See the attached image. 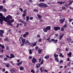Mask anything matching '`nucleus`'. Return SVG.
Instances as JSON below:
<instances>
[{"label":"nucleus","instance_id":"17","mask_svg":"<svg viewBox=\"0 0 73 73\" xmlns=\"http://www.w3.org/2000/svg\"><path fill=\"white\" fill-rule=\"evenodd\" d=\"M19 21L21 22L22 23H24V22L23 21V20L22 19H20L19 20Z\"/></svg>","mask_w":73,"mask_h":73},{"label":"nucleus","instance_id":"62","mask_svg":"<svg viewBox=\"0 0 73 73\" xmlns=\"http://www.w3.org/2000/svg\"><path fill=\"white\" fill-rule=\"evenodd\" d=\"M26 35H28L29 34V33H28V32H26L25 33V34Z\"/></svg>","mask_w":73,"mask_h":73},{"label":"nucleus","instance_id":"12","mask_svg":"<svg viewBox=\"0 0 73 73\" xmlns=\"http://www.w3.org/2000/svg\"><path fill=\"white\" fill-rule=\"evenodd\" d=\"M40 69L41 72H42L43 71H44V67L41 68Z\"/></svg>","mask_w":73,"mask_h":73},{"label":"nucleus","instance_id":"8","mask_svg":"<svg viewBox=\"0 0 73 73\" xmlns=\"http://www.w3.org/2000/svg\"><path fill=\"white\" fill-rule=\"evenodd\" d=\"M37 44V43L36 42H35L34 43H31L30 45L31 46H36V45Z\"/></svg>","mask_w":73,"mask_h":73},{"label":"nucleus","instance_id":"34","mask_svg":"<svg viewBox=\"0 0 73 73\" xmlns=\"http://www.w3.org/2000/svg\"><path fill=\"white\" fill-rule=\"evenodd\" d=\"M64 6L66 7H68V3H66L64 4Z\"/></svg>","mask_w":73,"mask_h":73},{"label":"nucleus","instance_id":"57","mask_svg":"<svg viewBox=\"0 0 73 73\" xmlns=\"http://www.w3.org/2000/svg\"><path fill=\"white\" fill-rule=\"evenodd\" d=\"M2 70L3 72H5V68H3Z\"/></svg>","mask_w":73,"mask_h":73},{"label":"nucleus","instance_id":"37","mask_svg":"<svg viewBox=\"0 0 73 73\" xmlns=\"http://www.w3.org/2000/svg\"><path fill=\"white\" fill-rule=\"evenodd\" d=\"M4 61H7L8 60V58L6 57H5L4 59Z\"/></svg>","mask_w":73,"mask_h":73},{"label":"nucleus","instance_id":"33","mask_svg":"<svg viewBox=\"0 0 73 73\" xmlns=\"http://www.w3.org/2000/svg\"><path fill=\"white\" fill-rule=\"evenodd\" d=\"M2 49L0 47V52H1V53H2L3 52H4V50H2V51H1Z\"/></svg>","mask_w":73,"mask_h":73},{"label":"nucleus","instance_id":"48","mask_svg":"<svg viewBox=\"0 0 73 73\" xmlns=\"http://www.w3.org/2000/svg\"><path fill=\"white\" fill-rule=\"evenodd\" d=\"M40 35H37V37L38 38H40Z\"/></svg>","mask_w":73,"mask_h":73},{"label":"nucleus","instance_id":"15","mask_svg":"<svg viewBox=\"0 0 73 73\" xmlns=\"http://www.w3.org/2000/svg\"><path fill=\"white\" fill-rule=\"evenodd\" d=\"M10 66V64H9L8 63H6V67H7V68H9Z\"/></svg>","mask_w":73,"mask_h":73},{"label":"nucleus","instance_id":"35","mask_svg":"<svg viewBox=\"0 0 73 73\" xmlns=\"http://www.w3.org/2000/svg\"><path fill=\"white\" fill-rule=\"evenodd\" d=\"M63 36L62 35H60L59 36V39L61 40L62 39V37Z\"/></svg>","mask_w":73,"mask_h":73},{"label":"nucleus","instance_id":"2","mask_svg":"<svg viewBox=\"0 0 73 73\" xmlns=\"http://www.w3.org/2000/svg\"><path fill=\"white\" fill-rule=\"evenodd\" d=\"M0 23H1V24H2L3 20L4 21L5 19H6V18L5 17V16L3 15V14L0 13Z\"/></svg>","mask_w":73,"mask_h":73},{"label":"nucleus","instance_id":"16","mask_svg":"<svg viewBox=\"0 0 73 73\" xmlns=\"http://www.w3.org/2000/svg\"><path fill=\"white\" fill-rule=\"evenodd\" d=\"M47 29L48 30H50V26H49L48 27H46Z\"/></svg>","mask_w":73,"mask_h":73},{"label":"nucleus","instance_id":"18","mask_svg":"<svg viewBox=\"0 0 73 73\" xmlns=\"http://www.w3.org/2000/svg\"><path fill=\"white\" fill-rule=\"evenodd\" d=\"M29 16H27L26 17V21H28L29 20Z\"/></svg>","mask_w":73,"mask_h":73},{"label":"nucleus","instance_id":"1","mask_svg":"<svg viewBox=\"0 0 73 73\" xmlns=\"http://www.w3.org/2000/svg\"><path fill=\"white\" fill-rule=\"evenodd\" d=\"M5 18L6 19H5L4 21H5V22H7V23H9L10 21H11V20L10 19H12V17L11 16L9 15Z\"/></svg>","mask_w":73,"mask_h":73},{"label":"nucleus","instance_id":"40","mask_svg":"<svg viewBox=\"0 0 73 73\" xmlns=\"http://www.w3.org/2000/svg\"><path fill=\"white\" fill-rule=\"evenodd\" d=\"M62 9L66 10V8L64 7H62Z\"/></svg>","mask_w":73,"mask_h":73},{"label":"nucleus","instance_id":"55","mask_svg":"<svg viewBox=\"0 0 73 73\" xmlns=\"http://www.w3.org/2000/svg\"><path fill=\"white\" fill-rule=\"evenodd\" d=\"M6 49L7 50H9V47L7 46L6 48Z\"/></svg>","mask_w":73,"mask_h":73},{"label":"nucleus","instance_id":"31","mask_svg":"<svg viewBox=\"0 0 73 73\" xmlns=\"http://www.w3.org/2000/svg\"><path fill=\"white\" fill-rule=\"evenodd\" d=\"M27 15V13H24L23 15L22 16L23 17H24L25 16H26V15Z\"/></svg>","mask_w":73,"mask_h":73},{"label":"nucleus","instance_id":"10","mask_svg":"<svg viewBox=\"0 0 73 73\" xmlns=\"http://www.w3.org/2000/svg\"><path fill=\"white\" fill-rule=\"evenodd\" d=\"M4 33V30H0V34L3 35Z\"/></svg>","mask_w":73,"mask_h":73},{"label":"nucleus","instance_id":"44","mask_svg":"<svg viewBox=\"0 0 73 73\" xmlns=\"http://www.w3.org/2000/svg\"><path fill=\"white\" fill-rule=\"evenodd\" d=\"M31 72L33 73H35V71H34L33 70H31Z\"/></svg>","mask_w":73,"mask_h":73},{"label":"nucleus","instance_id":"52","mask_svg":"<svg viewBox=\"0 0 73 73\" xmlns=\"http://www.w3.org/2000/svg\"><path fill=\"white\" fill-rule=\"evenodd\" d=\"M5 2H6V1L5 0H3V3L4 4V3H5Z\"/></svg>","mask_w":73,"mask_h":73},{"label":"nucleus","instance_id":"61","mask_svg":"<svg viewBox=\"0 0 73 73\" xmlns=\"http://www.w3.org/2000/svg\"><path fill=\"white\" fill-rule=\"evenodd\" d=\"M20 10L21 11V12H23V10L21 8H20Z\"/></svg>","mask_w":73,"mask_h":73},{"label":"nucleus","instance_id":"38","mask_svg":"<svg viewBox=\"0 0 73 73\" xmlns=\"http://www.w3.org/2000/svg\"><path fill=\"white\" fill-rule=\"evenodd\" d=\"M58 41V40H54V41H53L54 42V43H56Z\"/></svg>","mask_w":73,"mask_h":73},{"label":"nucleus","instance_id":"36","mask_svg":"<svg viewBox=\"0 0 73 73\" xmlns=\"http://www.w3.org/2000/svg\"><path fill=\"white\" fill-rule=\"evenodd\" d=\"M7 10L6 9H2V11H3V12H6Z\"/></svg>","mask_w":73,"mask_h":73},{"label":"nucleus","instance_id":"23","mask_svg":"<svg viewBox=\"0 0 73 73\" xmlns=\"http://www.w3.org/2000/svg\"><path fill=\"white\" fill-rule=\"evenodd\" d=\"M54 57H58V55H57L56 54V53H54Z\"/></svg>","mask_w":73,"mask_h":73},{"label":"nucleus","instance_id":"4","mask_svg":"<svg viewBox=\"0 0 73 73\" xmlns=\"http://www.w3.org/2000/svg\"><path fill=\"white\" fill-rule=\"evenodd\" d=\"M31 61L32 63L35 64L37 62V59L35 58H34L31 60Z\"/></svg>","mask_w":73,"mask_h":73},{"label":"nucleus","instance_id":"3","mask_svg":"<svg viewBox=\"0 0 73 73\" xmlns=\"http://www.w3.org/2000/svg\"><path fill=\"white\" fill-rule=\"evenodd\" d=\"M19 40L20 41H21V40L22 41V42H21V46H23V45H24V44L25 43V40H26V39H24V38L22 37H20L19 39Z\"/></svg>","mask_w":73,"mask_h":73},{"label":"nucleus","instance_id":"58","mask_svg":"<svg viewBox=\"0 0 73 73\" xmlns=\"http://www.w3.org/2000/svg\"><path fill=\"white\" fill-rule=\"evenodd\" d=\"M19 63L20 65H21L22 63H23V61H21Z\"/></svg>","mask_w":73,"mask_h":73},{"label":"nucleus","instance_id":"56","mask_svg":"<svg viewBox=\"0 0 73 73\" xmlns=\"http://www.w3.org/2000/svg\"><path fill=\"white\" fill-rule=\"evenodd\" d=\"M33 19V18L32 17H31L30 18V20H32Z\"/></svg>","mask_w":73,"mask_h":73},{"label":"nucleus","instance_id":"49","mask_svg":"<svg viewBox=\"0 0 73 73\" xmlns=\"http://www.w3.org/2000/svg\"><path fill=\"white\" fill-rule=\"evenodd\" d=\"M27 9H26V10H24L23 11V12L24 13H27L26 12H27Z\"/></svg>","mask_w":73,"mask_h":73},{"label":"nucleus","instance_id":"39","mask_svg":"<svg viewBox=\"0 0 73 73\" xmlns=\"http://www.w3.org/2000/svg\"><path fill=\"white\" fill-rule=\"evenodd\" d=\"M55 60L57 61V62H58V58H55Z\"/></svg>","mask_w":73,"mask_h":73},{"label":"nucleus","instance_id":"41","mask_svg":"<svg viewBox=\"0 0 73 73\" xmlns=\"http://www.w3.org/2000/svg\"><path fill=\"white\" fill-rule=\"evenodd\" d=\"M41 41H42V39L41 38L39 39L38 40V42H41Z\"/></svg>","mask_w":73,"mask_h":73},{"label":"nucleus","instance_id":"63","mask_svg":"<svg viewBox=\"0 0 73 73\" xmlns=\"http://www.w3.org/2000/svg\"><path fill=\"white\" fill-rule=\"evenodd\" d=\"M38 47L36 46V47H35V49H36V50H37V49H38Z\"/></svg>","mask_w":73,"mask_h":73},{"label":"nucleus","instance_id":"26","mask_svg":"<svg viewBox=\"0 0 73 73\" xmlns=\"http://www.w3.org/2000/svg\"><path fill=\"white\" fill-rule=\"evenodd\" d=\"M10 56H11V57H12V58L15 57V56L14 55H13V54H10Z\"/></svg>","mask_w":73,"mask_h":73},{"label":"nucleus","instance_id":"9","mask_svg":"<svg viewBox=\"0 0 73 73\" xmlns=\"http://www.w3.org/2000/svg\"><path fill=\"white\" fill-rule=\"evenodd\" d=\"M44 4V3H40V4H39L38 5V6H39V7H43V5Z\"/></svg>","mask_w":73,"mask_h":73},{"label":"nucleus","instance_id":"59","mask_svg":"<svg viewBox=\"0 0 73 73\" xmlns=\"http://www.w3.org/2000/svg\"><path fill=\"white\" fill-rule=\"evenodd\" d=\"M38 60L39 62H40L41 61V59H38Z\"/></svg>","mask_w":73,"mask_h":73},{"label":"nucleus","instance_id":"13","mask_svg":"<svg viewBox=\"0 0 73 73\" xmlns=\"http://www.w3.org/2000/svg\"><path fill=\"white\" fill-rule=\"evenodd\" d=\"M44 7H48V5L46 4L43 3V7L44 8Z\"/></svg>","mask_w":73,"mask_h":73},{"label":"nucleus","instance_id":"24","mask_svg":"<svg viewBox=\"0 0 73 73\" xmlns=\"http://www.w3.org/2000/svg\"><path fill=\"white\" fill-rule=\"evenodd\" d=\"M38 52L40 54H41V49H39L38 50Z\"/></svg>","mask_w":73,"mask_h":73},{"label":"nucleus","instance_id":"45","mask_svg":"<svg viewBox=\"0 0 73 73\" xmlns=\"http://www.w3.org/2000/svg\"><path fill=\"white\" fill-rule=\"evenodd\" d=\"M5 55L7 57V58H9V56L7 55V54H5Z\"/></svg>","mask_w":73,"mask_h":73},{"label":"nucleus","instance_id":"60","mask_svg":"<svg viewBox=\"0 0 73 73\" xmlns=\"http://www.w3.org/2000/svg\"><path fill=\"white\" fill-rule=\"evenodd\" d=\"M72 20H73L72 19H69V21H70V22H71V21H72Z\"/></svg>","mask_w":73,"mask_h":73},{"label":"nucleus","instance_id":"64","mask_svg":"<svg viewBox=\"0 0 73 73\" xmlns=\"http://www.w3.org/2000/svg\"><path fill=\"white\" fill-rule=\"evenodd\" d=\"M29 58L30 59H32V57L31 56H29Z\"/></svg>","mask_w":73,"mask_h":73},{"label":"nucleus","instance_id":"5","mask_svg":"<svg viewBox=\"0 0 73 73\" xmlns=\"http://www.w3.org/2000/svg\"><path fill=\"white\" fill-rule=\"evenodd\" d=\"M10 71L11 73H15V72H16V70L15 69V68H13L10 70Z\"/></svg>","mask_w":73,"mask_h":73},{"label":"nucleus","instance_id":"51","mask_svg":"<svg viewBox=\"0 0 73 73\" xmlns=\"http://www.w3.org/2000/svg\"><path fill=\"white\" fill-rule=\"evenodd\" d=\"M3 8V6H0V9H2Z\"/></svg>","mask_w":73,"mask_h":73},{"label":"nucleus","instance_id":"53","mask_svg":"<svg viewBox=\"0 0 73 73\" xmlns=\"http://www.w3.org/2000/svg\"><path fill=\"white\" fill-rule=\"evenodd\" d=\"M19 23H18L17 24L16 27L17 28H19Z\"/></svg>","mask_w":73,"mask_h":73},{"label":"nucleus","instance_id":"19","mask_svg":"<svg viewBox=\"0 0 73 73\" xmlns=\"http://www.w3.org/2000/svg\"><path fill=\"white\" fill-rule=\"evenodd\" d=\"M20 70H23L24 69V68L23 67L21 66L20 67Z\"/></svg>","mask_w":73,"mask_h":73},{"label":"nucleus","instance_id":"11","mask_svg":"<svg viewBox=\"0 0 73 73\" xmlns=\"http://www.w3.org/2000/svg\"><path fill=\"white\" fill-rule=\"evenodd\" d=\"M44 58H45L46 60H48V59H49V55H46L44 57Z\"/></svg>","mask_w":73,"mask_h":73},{"label":"nucleus","instance_id":"46","mask_svg":"<svg viewBox=\"0 0 73 73\" xmlns=\"http://www.w3.org/2000/svg\"><path fill=\"white\" fill-rule=\"evenodd\" d=\"M23 37H27V35H26V34H24L23 35Z\"/></svg>","mask_w":73,"mask_h":73},{"label":"nucleus","instance_id":"28","mask_svg":"<svg viewBox=\"0 0 73 73\" xmlns=\"http://www.w3.org/2000/svg\"><path fill=\"white\" fill-rule=\"evenodd\" d=\"M59 56H60V57H62V58L64 57V56H62V53H60L59 55Z\"/></svg>","mask_w":73,"mask_h":73},{"label":"nucleus","instance_id":"20","mask_svg":"<svg viewBox=\"0 0 73 73\" xmlns=\"http://www.w3.org/2000/svg\"><path fill=\"white\" fill-rule=\"evenodd\" d=\"M36 65L37 68H39L40 66V64H37Z\"/></svg>","mask_w":73,"mask_h":73},{"label":"nucleus","instance_id":"21","mask_svg":"<svg viewBox=\"0 0 73 73\" xmlns=\"http://www.w3.org/2000/svg\"><path fill=\"white\" fill-rule=\"evenodd\" d=\"M25 43L26 44H28L29 45L30 44V43H29V41L28 40H26L25 42Z\"/></svg>","mask_w":73,"mask_h":73},{"label":"nucleus","instance_id":"6","mask_svg":"<svg viewBox=\"0 0 73 73\" xmlns=\"http://www.w3.org/2000/svg\"><path fill=\"white\" fill-rule=\"evenodd\" d=\"M54 31H57L58 30H60V27H54Z\"/></svg>","mask_w":73,"mask_h":73},{"label":"nucleus","instance_id":"43","mask_svg":"<svg viewBox=\"0 0 73 73\" xmlns=\"http://www.w3.org/2000/svg\"><path fill=\"white\" fill-rule=\"evenodd\" d=\"M63 27H64V28H66L67 27V25H66V24H65L63 26Z\"/></svg>","mask_w":73,"mask_h":73},{"label":"nucleus","instance_id":"22","mask_svg":"<svg viewBox=\"0 0 73 73\" xmlns=\"http://www.w3.org/2000/svg\"><path fill=\"white\" fill-rule=\"evenodd\" d=\"M72 55V53L71 52H70L69 54H68V55L69 56V57H70Z\"/></svg>","mask_w":73,"mask_h":73},{"label":"nucleus","instance_id":"47","mask_svg":"<svg viewBox=\"0 0 73 73\" xmlns=\"http://www.w3.org/2000/svg\"><path fill=\"white\" fill-rule=\"evenodd\" d=\"M4 56V55H0V57L1 58H3Z\"/></svg>","mask_w":73,"mask_h":73},{"label":"nucleus","instance_id":"29","mask_svg":"<svg viewBox=\"0 0 73 73\" xmlns=\"http://www.w3.org/2000/svg\"><path fill=\"white\" fill-rule=\"evenodd\" d=\"M61 30L62 31H64V27H62V28L61 29Z\"/></svg>","mask_w":73,"mask_h":73},{"label":"nucleus","instance_id":"25","mask_svg":"<svg viewBox=\"0 0 73 73\" xmlns=\"http://www.w3.org/2000/svg\"><path fill=\"white\" fill-rule=\"evenodd\" d=\"M0 46L3 48V49H4V45H1V44H0Z\"/></svg>","mask_w":73,"mask_h":73},{"label":"nucleus","instance_id":"42","mask_svg":"<svg viewBox=\"0 0 73 73\" xmlns=\"http://www.w3.org/2000/svg\"><path fill=\"white\" fill-rule=\"evenodd\" d=\"M34 11V12H38V10L37 9H35Z\"/></svg>","mask_w":73,"mask_h":73},{"label":"nucleus","instance_id":"14","mask_svg":"<svg viewBox=\"0 0 73 73\" xmlns=\"http://www.w3.org/2000/svg\"><path fill=\"white\" fill-rule=\"evenodd\" d=\"M43 30L44 32H48V30L47 29L46 27L43 29Z\"/></svg>","mask_w":73,"mask_h":73},{"label":"nucleus","instance_id":"50","mask_svg":"<svg viewBox=\"0 0 73 73\" xmlns=\"http://www.w3.org/2000/svg\"><path fill=\"white\" fill-rule=\"evenodd\" d=\"M73 1H72L68 5L70 6L72 3H73Z\"/></svg>","mask_w":73,"mask_h":73},{"label":"nucleus","instance_id":"27","mask_svg":"<svg viewBox=\"0 0 73 73\" xmlns=\"http://www.w3.org/2000/svg\"><path fill=\"white\" fill-rule=\"evenodd\" d=\"M29 53L30 54H32V50L31 49L29 50Z\"/></svg>","mask_w":73,"mask_h":73},{"label":"nucleus","instance_id":"54","mask_svg":"<svg viewBox=\"0 0 73 73\" xmlns=\"http://www.w3.org/2000/svg\"><path fill=\"white\" fill-rule=\"evenodd\" d=\"M39 1L40 2H41V1H42V2H44V1L45 0H39Z\"/></svg>","mask_w":73,"mask_h":73},{"label":"nucleus","instance_id":"7","mask_svg":"<svg viewBox=\"0 0 73 73\" xmlns=\"http://www.w3.org/2000/svg\"><path fill=\"white\" fill-rule=\"evenodd\" d=\"M65 21V19H62V18L60 20V24H62Z\"/></svg>","mask_w":73,"mask_h":73},{"label":"nucleus","instance_id":"32","mask_svg":"<svg viewBox=\"0 0 73 73\" xmlns=\"http://www.w3.org/2000/svg\"><path fill=\"white\" fill-rule=\"evenodd\" d=\"M43 61V59H42V61H41V62L40 63V65H42V64H43V63H44Z\"/></svg>","mask_w":73,"mask_h":73},{"label":"nucleus","instance_id":"30","mask_svg":"<svg viewBox=\"0 0 73 73\" xmlns=\"http://www.w3.org/2000/svg\"><path fill=\"white\" fill-rule=\"evenodd\" d=\"M37 16H38L39 19H41L42 17V16H40V15H39L38 14H37Z\"/></svg>","mask_w":73,"mask_h":73}]
</instances>
